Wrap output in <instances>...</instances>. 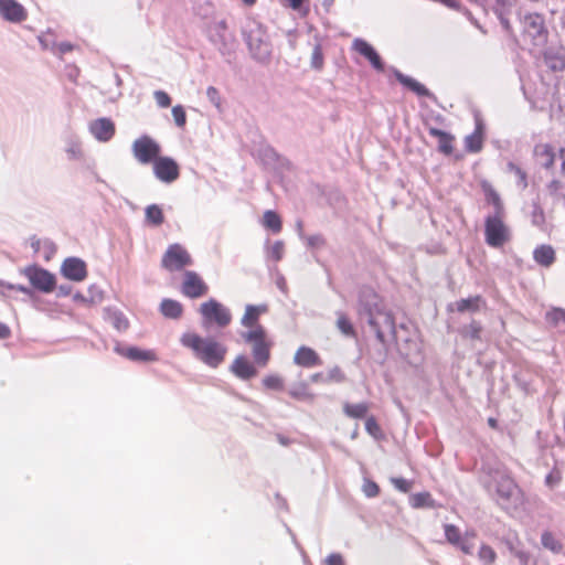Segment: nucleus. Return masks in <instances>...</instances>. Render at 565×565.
I'll use <instances>...</instances> for the list:
<instances>
[{
  "label": "nucleus",
  "mask_w": 565,
  "mask_h": 565,
  "mask_svg": "<svg viewBox=\"0 0 565 565\" xmlns=\"http://www.w3.org/2000/svg\"><path fill=\"white\" fill-rule=\"evenodd\" d=\"M428 132L431 137L438 138V150L444 154H451L454 151V137L441 129L436 127H428Z\"/></svg>",
  "instance_id": "obj_23"
},
{
  "label": "nucleus",
  "mask_w": 565,
  "mask_h": 565,
  "mask_svg": "<svg viewBox=\"0 0 565 565\" xmlns=\"http://www.w3.org/2000/svg\"><path fill=\"white\" fill-rule=\"evenodd\" d=\"M482 327L480 322L472 320L469 324L462 327L460 333L470 340H480Z\"/></svg>",
  "instance_id": "obj_43"
},
{
  "label": "nucleus",
  "mask_w": 565,
  "mask_h": 565,
  "mask_svg": "<svg viewBox=\"0 0 565 565\" xmlns=\"http://www.w3.org/2000/svg\"><path fill=\"white\" fill-rule=\"evenodd\" d=\"M74 50V45L70 42H61V43H54L51 46V51L54 54H57L60 56H63L64 54H67Z\"/></svg>",
  "instance_id": "obj_53"
},
{
  "label": "nucleus",
  "mask_w": 565,
  "mask_h": 565,
  "mask_svg": "<svg viewBox=\"0 0 565 565\" xmlns=\"http://www.w3.org/2000/svg\"><path fill=\"white\" fill-rule=\"evenodd\" d=\"M192 264L189 250L178 243L169 245L161 258V266L168 271L183 270Z\"/></svg>",
  "instance_id": "obj_6"
},
{
  "label": "nucleus",
  "mask_w": 565,
  "mask_h": 565,
  "mask_svg": "<svg viewBox=\"0 0 565 565\" xmlns=\"http://www.w3.org/2000/svg\"><path fill=\"white\" fill-rule=\"evenodd\" d=\"M476 537V534L473 532H466L463 535V539L459 544L456 545V547L460 548V551L463 554L471 555L473 553L475 543L473 539Z\"/></svg>",
  "instance_id": "obj_46"
},
{
  "label": "nucleus",
  "mask_w": 565,
  "mask_h": 565,
  "mask_svg": "<svg viewBox=\"0 0 565 565\" xmlns=\"http://www.w3.org/2000/svg\"><path fill=\"white\" fill-rule=\"evenodd\" d=\"M541 543L544 548L554 554H558L563 550L562 542L550 531H544L541 536Z\"/></svg>",
  "instance_id": "obj_32"
},
{
  "label": "nucleus",
  "mask_w": 565,
  "mask_h": 565,
  "mask_svg": "<svg viewBox=\"0 0 565 565\" xmlns=\"http://www.w3.org/2000/svg\"><path fill=\"white\" fill-rule=\"evenodd\" d=\"M131 148L134 157L141 164H153L161 152L160 145L147 135L137 138Z\"/></svg>",
  "instance_id": "obj_7"
},
{
  "label": "nucleus",
  "mask_w": 565,
  "mask_h": 565,
  "mask_svg": "<svg viewBox=\"0 0 565 565\" xmlns=\"http://www.w3.org/2000/svg\"><path fill=\"white\" fill-rule=\"evenodd\" d=\"M183 347L192 350L194 355L205 362L212 364V342L203 339L194 332H186L180 339Z\"/></svg>",
  "instance_id": "obj_9"
},
{
  "label": "nucleus",
  "mask_w": 565,
  "mask_h": 565,
  "mask_svg": "<svg viewBox=\"0 0 565 565\" xmlns=\"http://www.w3.org/2000/svg\"><path fill=\"white\" fill-rule=\"evenodd\" d=\"M245 343L252 345V355L255 364L266 366L270 359L271 343L267 339L266 331L262 326H255L248 331L241 333Z\"/></svg>",
  "instance_id": "obj_4"
},
{
  "label": "nucleus",
  "mask_w": 565,
  "mask_h": 565,
  "mask_svg": "<svg viewBox=\"0 0 565 565\" xmlns=\"http://www.w3.org/2000/svg\"><path fill=\"white\" fill-rule=\"evenodd\" d=\"M63 276L73 281H83L87 277V266L77 257L66 258L61 267Z\"/></svg>",
  "instance_id": "obj_14"
},
{
  "label": "nucleus",
  "mask_w": 565,
  "mask_h": 565,
  "mask_svg": "<svg viewBox=\"0 0 565 565\" xmlns=\"http://www.w3.org/2000/svg\"><path fill=\"white\" fill-rule=\"evenodd\" d=\"M153 96H154V99H156L158 106H160L162 108H167L171 105V98L166 92L156 90Z\"/></svg>",
  "instance_id": "obj_56"
},
{
  "label": "nucleus",
  "mask_w": 565,
  "mask_h": 565,
  "mask_svg": "<svg viewBox=\"0 0 565 565\" xmlns=\"http://www.w3.org/2000/svg\"><path fill=\"white\" fill-rule=\"evenodd\" d=\"M365 430L373 437H377L381 428L374 417H369L365 420Z\"/></svg>",
  "instance_id": "obj_57"
},
{
  "label": "nucleus",
  "mask_w": 565,
  "mask_h": 565,
  "mask_svg": "<svg viewBox=\"0 0 565 565\" xmlns=\"http://www.w3.org/2000/svg\"><path fill=\"white\" fill-rule=\"evenodd\" d=\"M326 563L328 565H345L344 559L341 554L339 553H331L326 558Z\"/></svg>",
  "instance_id": "obj_59"
},
{
  "label": "nucleus",
  "mask_w": 565,
  "mask_h": 565,
  "mask_svg": "<svg viewBox=\"0 0 565 565\" xmlns=\"http://www.w3.org/2000/svg\"><path fill=\"white\" fill-rule=\"evenodd\" d=\"M516 1L518 0H494L492 6L493 13L499 19L503 30L509 34L512 33L510 17L515 10Z\"/></svg>",
  "instance_id": "obj_13"
},
{
  "label": "nucleus",
  "mask_w": 565,
  "mask_h": 565,
  "mask_svg": "<svg viewBox=\"0 0 565 565\" xmlns=\"http://www.w3.org/2000/svg\"><path fill=\"white\" fill-rule=\"evenodd\" d=\"M484 126L481 119H476V127L472 134L465 138V149L470 153H478L483 147Z\"/></svg>",
  "instance_id": "obj_21"
},
{
  "label": "nucleus",
  "mask_w": 565,
  "mask_h": 565,
  "mask_svg": "<svg viewBox=\"0 0 565 565\" xmlns=\"http://www.w3.org/2000/svg\"><path fill=\"white\" fill-rule=\"evenodd\" d=\"M515 556L519 558L522 565H526L529 562V554L526 552L520 551L516 552Z\"/></svg>",
  "instance_id": "obj_64"
},
{
  "label": "nucleus",
  "mask_w": 565,
  "mask_h": 565,
  "mask_svg": "<svg viewBox=\"0 0 565 565\" xmlns=\"http://www.w3.org/2000/svg\"><path fill=\"white\" fill-rule=\"evenodd\" d=\"M214 31L217 33L221 45L218 47L223 55L231 54L236 47V39L234 33L227 28L224 20L214 25Z\"/></svg>",
  "instance_id": "obj_17"
},
{
  "label": "nucleus",
  "mask_w": 565,
  "mask_h": 565,
  "mask_svg": "<svg viewBox=\"0 0 565 565\" xmlns=\"http://www.w3.org/2000/svg\"><path fill=\"white\" fill-rule=\"evenodd\" d=\"M263 225L275 234L279 233L282 227L280 216L271 210L264 213Z\"/></svg>",
  "instance_id": "obj_38"
},
{
  "label": "nucleus",
  "mask_w": 565,
  "mask_h": 565,
  "mask_svg": "<svg viewBox=\"0 0 565 565\" xmlns=\"http://www.w3.org/2000/svg\"><path fill=\"white\" fill-rule=\"evenodd\" d=\"M146 221L153 226H160L164 222L162 209L157 204H151L146 209Z\"/></svg>",
  "instance_id": "obj_37"
},
{
  "label": "nucleus",
  "mask_w": 565,
  "mask_h": 565,
  "mask_svg": "<svg viewBox=\"0 0 565 565\" xmlns=\"http://www.w3.org/2000/svg\"><path fill=\"white\" fill-rule=\"evenodd\" d=\"M480 481L487 492L495 498L497 503L505 511L516 510L523 504L521 489L502 463L483 462Z\"/></svg>",
  "instance_id": "obj_1"
},
{
  "label": "nucleus",
  "mask_w": 565,
  "mask_h": 565,
  "mask_svg": "<svg viewBox=\"0 0 565 565\" xmlns=\"http://www.w3.org/2000/svg\"><path fill=\"white\" fill-rule=\"evenodd\" d=\"M326 382L342 383L345 381V375L339 366H333L328 371V375L324 379Z\"/></svg>",
  "instance_id": "obj_51"
},
{
  "label": "nucleus",
  "mask_w": 565,
  "mask_h": 565,
  "mask_svg": "<svg viewBox=\"0 0 565 565\" xmlns=\"http://www.w3.org/2000/svg\"><path fill=\"white\" fill-rule=\"evenodd\" d=\"M504 216H487L484 220L486 243L491 247H501L509 239V230Z\"/></svg>",
  "instance_id": "obj_8"
},
{
  "label": "nucleus",
  "mask_w": 565,
  "mask_h": 565,
  "mask_svg": "<svg viewBox=\"0 0 565 565\" xmlns=\"http://www.w3.org/2000/svg\"><path fill=\"white\" fill-rule=\"evenodd\" d=\"M160 312L169 319H179L183 313L182 305L173 299H163L160 303Z\"/></svg>",
  "instance_id": "obj_28"
},
{
  "label": "nucleus",
  "mask_w": 565,
  "mask_h": 565,
  "mask_svg": "<svg viewBox=\"0 0 565 565\" xmlns=\"http://www.w3.org/2000/svg\"><path fill=\"white\" fill-rule=\"evenodd\" d=\"M30 246L35 254H39L43 250L45 260H50L56 252V246L53 242L50 239H41L36 236H32L30 238Z\"/></svg>",
  "instance_id": "obj_25"
},
{
  "label": "nucleus",
  "mask_w": 565,
  "mask_h": 565,
  "mask_svg": "<svg viewBox=\"0 0 565 565\" xmlns=\"http://www.w3.org/2000/svg\"><path fill=\"white\" fill-rule=\"evenodd\" d=\"M310 64L315 70H321L323 66V53L320 43H316L313 46Z\"/></svg>",
  "instance_id": "obj_49"
},
{
  "label": "nucleus",
  "mask_w": 565,
  "mask_h": 565,
  "mask_svg": "<svg viewBox=\"0 0 565 565\" xmlns=\"http://www.w3.org/2000/svg\"><path fill=\"white\" fill-rule=\"evenodd\" d=\"M484 305V300L481 296H473L466 299H460L456 301V310L458 312H477L480 310L481 306Z\"/></svg>",
  "instance_id": "obj_29"
},
{
  "label": "nucleus",
  "mask_w": 565,
  "mask_h": 565,
  "mask_svg": "<svg viewBox=\"0 0 565 565\" xmlns=\"http://www.w3.org/2000/svg\"><path fill=\"white\" fill-rule=\"evenodd\" d=\"M285 254V244L282 241H276L273 245H269V239L266 241L265 257L267 260L275 263L282 259Z\"/></svg>",
  "instance_id": "obj_30"
},
{
  "label": "nucleus",
  "mask_w": 565,
  "mask_h": 565,
  "mask_svg": "<svg viewBox=\"0 0 565 565\" xmlns=\"http://www.w3.org/2000/svg\"><path fill=\"white\" fill-rule=\"evenodd\" d=\"M294 362L297 365H300L303 367H312V366L321 364V360H320V356L318 355V353L308 347H300L297 350V352L294 356Z\"/></svg>",
  "instance_id": "obj_22"
},
{
  "label": "nucleus",
  "mask_w": 565,
  "mask_h": 565,
  "mask_svg": "<svg viewBox=\"0 0 565 565\" xmlns=\"http://www.w3.org/2000/svg\"><path fill=\"white\" fill-rule=\"evenodd\" d=\"M89 131L99 141L106 142L115 135V125L108 118H98L90 122Z\"/></svg>",
  "instance_id": "obj_19"
},
{
  "label": "nucleus",
  "mask_w": 565,
  "mask_h": 565,
  "mask_svg": "<svg viewBox=\"0 0 565 565\" xmlns=\"http://www.w3.org/2000/svg\"><path fill=\"white\" fill-rule=\"evenodd\" d=\"M393 74L395 78L405 87L411 89L413 93H415L419 97H428L430 99H436L435 95L426 88L422 83L417 82L413 77L403 74L396 68H393Z\"/></svg>",
  "instance_id": "obj_20"
},
{
  "label": "nucleus",
  "mask_w": 565,
  "mask_h": 565,
  "mask_svg": "<svg viewBox=\"0 0 565 565\" xmlns=\"http://www.w3.org/2000/svg\"><path fill=\"white\" fill-rule=\"evenodd\" d=\"M544 62L547 67L554 72H561L565 70V58L552 50L545 51Z\"/></svg>",
  "instance_id": "obj_31"
},
{
  "label": "nucleus",
  "mask_w": 565,
  "mask_h": 565,
  "mask_svg": "<svg viewBox=\"0 0 565 565\" xmlns=\"http://www.w3.org/2000/svg\"><path fill=\"white\" fill-rule=\"evenodd\" d=\"M276 285L277 287L282 291V292H286L287 291V284H286V279L282 275H278L277 276V279H276Z\"/></svg>",
  "instance_id": "obj_63"
},
{
  "label": "nucleus",
  "mask_w": 565,
  "mask_h": 565,
  "mask_svg": "<svg viewBox=\"0 0 565 565\" xmlns=\"http://www.w3.org/2000/svg\"><path fill=\"white\" fill-rule=\"evenodd\" d=\"M559 482V477L554 476V473H548L545 478V483L550 487H554Z\"/></svg>",
  "instance_id": "obj_62"
},
{
  "label": "nucleus",
  "mask_w": 565,
  "mask_h": 565,
  "mask_svg": "<svg viewBox=\"0 0 565 565\" xmlns=\"http://www.w3.org/2000/svg\"><path fill=\"white\" fill-rule=\"evenodd\" d=\"M0 14L7 21L14 23L22 22L28 17L24 7L15 0H0Z\"/></svg>",
  "instance_id": "obj_16"
},
{
  "label": "nucleus",
  "mask_w": 565,
  "mask_h": 565,
  "mask_svg": "<svg viewBox=\"0 0 565 565\" xmlns=\"http://www.w3.org/2000/svg\"><path fill=\"white\" fill-rule=\"evenodd\" d=\"M392 484L397 489L398 491L403 493H407L411 491L413 482L409 480H406L402 477H394L391 479Z\"/></svg>",
  "instance_id": "obj_50"
},
{
  "label": "nucleus",
  "mask_w": 565,
  "mask_h": 565,
  "mask_svg": "<svg viewBox=\"0 0 565 565\" xmlns=\"http://www.w3.org/2000/svg\"><path fill=\"white\" fill-rule=\"evenodd\" d=\"M263 384L266 388L281 391L284 388V381L277 374H270L263 379Z\"/></svg>",
  "instance_id": "obj_48"
},
{
  "label": "nucleus",
  "mask_w": 565,
  "mask_h": 565,
  "mask_svg": "<svg viewBox=\"0 0 565 565\" xmlns=\"http://www.w3.org/2000/svg\"><path fill=\"white\" fill-rule=\"evenodd\" d=\"M308 246L312 248H319L324 245L326 241L322 235L316 234L307 238Z\"/></svg>",
  "instance_id": "obj_58"
},
{
  "label": "nucleus",
  "mask_w": 565,
  "mask_h": 565,
  "mask_svg": "<svg viewBox=\"0 0 565 565\" xmlns=\"http://www.w3.org/2000/svg\"><path fill=\"white\" fill-rule=\"evenodd\" d=\"M172 116L178 127H183L186 122V114L181 105H177L172 108Z\"/></svg>",
  "instance_id": "obj_52"
},
{
  "label": "nucleus",
  "mask_w": 565,
  "mask_h": 565,
  "mask_svg": "<svg viewBox=\"0 0 565 565\" xmlns=\"http://www.w3.org/2000/svg\"><path fill=\"white\" fill-rule=\"evenodd\" d=\"M122 355L132 361L153 362L158 360L153 350H141L135 347L125 349Z\"/></svg>",
  "instance_id": "obj_26"
},
{
  "label": "nucleus",
  "mask_w": 565,
  "mask_h": 565,
  "mask_svg": "<svg viewBox=\"0 0 565 565\" xmlns=\"http://www.w3.org/2000/svg\"><path fill=\"white\" fill-rule=\"evenodd\" d=\"M535 153L541 159V166L543 168L550 169L553 167L554 160H555V154H554L553 149L550 146L545 145L540 148L536 147Z\"/></svg>",
  "instance_id": "obj_39"
},
{
  "label": "nucleus",
  "mask_w": 565,
  "mask_h": 565,
  "mask_svg": "<svg viewBox=\"0 0 565 565\" xmlns=\"http://www.w3.org/2000/svg\"><path fill=\"white\" fill-rule=\"evenodd\" d=\"M152 166L154 175L162 182L171 183L179 178V166L170 157H159Z\"/></svg>",
  "instance_id": "obj_11"
},
{
  "label": "nucleus",
  "mask_w": 565,
  "mask_h": 565,
  "mask_svg": "<svg viewBox=\"0 0 565 565\" xmlns=\"http://www.w3.org/2000/svg\"><path fill=\"white\" fill-rule=\"evenodd\" d=\"M507 171L515 175L518 188L521 190H525L527 188V174L521 167L510 161L507 164Z\"/></svg>",
  "instance_id": "obj_40"
},
{
  "label": "nucleus",
  "mask_w": 565,
  "mask_h": 565,
  "mask_svg": "<svg viewBox=\"0 0 565 565\" xmlns=\"http://www.w3.org/2000/svg\"><path fill=\"white\" fill-rule=\"evenodd\" d=\"M532 222L534 225H541L544 222V214L540 206L535 205L532 214Z\"/></svg>",
  "instance_id": "obj_60"
},
{
  "label": "nucleus",
  "mask_w": 565,
  "mask_h": 565,
  "mask_svg": "<svg viewBox=\"0 0 565 565\" xmlns=\"http://www.w3.org/2000/svg\"><path fill=\"white\" fill-rule=\"evenodd\" d=\"M444 529H445V536L451 545L456 546L463 539L459 529L456 525L445 524Z\"/></svg>",
  "instance_id": "obj_45"
},
{
  "label": "nucleus",
  "mask_w": 565,
  "mask_h": 565,
  "mask_svg": "<svg viewBox=\"0 0 565 565\" xmlns=\"http://www.w3.org/2000/svg\"><path fill=\"white\" fill-rule=\"evenodd\" d=\"M243 36L254 60L265 63L271 54V46L266 29L262 23L250 20L243 29Z\"/></svg>",
  "instance_id": "obj_3"
},
{
  "label": "nucleus",
  "mask_w": 565,
  "mask_h": 565,
  "mask_svg": "<svg viewBox=\"0 0 565 565\" xmlns=\"http://www.w3.org/2000/svg\"><path fill=\"white\" fill-rule=\"evenodd\" d=\"M288 394L299 401L311 399L313 395L308 390V384L299 382L290 386Z\"/></svg>",
  "instance_id": "obj_41"
},
{
  "label": "nucleus",
  "mask_w": 565,
  "mask_h": 565,
  "mask_svg": "<svg viewBox=\"0 0 565 565\" xmlns=\"http://www.w3.org/2000/svg\"><path fill=\"white\" fill-rule=\"evenodd\" d=\"M343 412L348 417L351 418H364L369 412V405L366 403H345L343 405Z\"/></svg>",
  "instance_id": "obj_36"
},
{
  "label": "nucleus",
  "mask_w": 565,
  "mask_h": 565,
  "mask_svg": "<svg viewBox=\"0 0 565 565\" xmlns=\"http://www.w3.org/2000/svg\"><path fill=\"white\" fill-rule=\"evenodd\" d=\"M533 258L539 265L550 267L555 262V250L551 245L542 244L534 249Z\"/></svg>",
  "instance_id": "obj_24"
},
{
  "label": "nucleus",
  "mask_w": 565,
  "mask_h": 565,
  "mask_svg": "<svg viewBox=\"0 0 565 565\" xmlns=\"http://www.w3.org/2000/svg\"><path fill=\"white\" fill-rule=\"evenodd\" d=\"M201 313L204 316L206 322L209 323L212 319V300L201 305Z\"/></svg>",
  "instance_id": "obj_61"
},
{
  "label": "nucleus",
  "mask_w": 565,
  "mask_h": 565,
  "mask_svg": "<svg viewBox=\"0 0 565 565\" xmlns=\"http://www.w3.org/2000/svg\"><path fill=\"white\" fill-rule=\"evenodd\" d=\"M352 46L359 54L364 56L370 62L374 70L377 72L384 71L385 66L380 54L370 43L363 39L358 38L353 41Z\"/></svg>",
  "instance_id": "obj_15"
},
{
  "label": "nucleus",
  "mask_w": 565,
  "mask_h": 565,
  "mask_svg": "<svg viewBox=\"0 0 565 565\" xmlns=\"http://www.w3.org/2000/svg\"><path fill=\"white\" fill-rule=\"evenodd\" d=\"M409 504L415 509L434 508L435 501L429 492H418L409 497Z\"/></svg>",
  "instance_id": "obj_33"
},
{
  "label": "nucleus",
  "mask_w": 565,
  "mask_h": 565,
  "mask_svg": "<svg viewBox=\"0 0 565 565\" xmlns=\"http://www.w3.org/2000/svg\"><path fill=\"white\" fill-rule=\"evenodd\" d=\"M230 370L242 381H248L257 375L255 365L245 355L236 356L231 364Z\"/></svg>",
  "instance_id": "obj_18"
},
{
  "label": "nucleus",
  "mask_w": 565,
  "mask_h": 565,
  "mask_svg": "<svg viewBox=\"0 0 565 565\" xmlns=\"http://www.w3.org/2000/svg\"><path fill=\"white\" fill-rule=\"evenodd\" d=\"M25 276L34 288L43 292H52L55 288L54 275L43 268L29 267L25 270Z\"/></svg>",
  "instance_id": "obj_10"
},
{
  "label": "nucleus",
  "mask_w": 565,
  "mask_h": 565,
  "mask_svg": "<svg viewBox=\"0 0 565 565\" xmlns=\"http://www.w3.org/2000/svg\"><path fill=\"white\" fill-rule=\"evenodd\" d=\"M337 327L347 337L355 335L354 328L344 313H338Z\"/></svg>",
  "instance_id": "obj_44"
},
{
  "label": "nucleus",
  "mask_w": 565,
  "mask_h": 565,
  "mask_svg": "<svg viewBox=\"0 0 565 565\" xmlns=\"http://www.w3.org/2000/svg\"><path fill=\"white\" fill-rule=\"evenodd\" d=\"M358 315L375 333L376 339L386 343V335L396 339V326L393 315L387 310L381 297L370 287H362L359 291Z\"/></svg>",
  "instance_id": "obj_2"
},
{
  "label": "nucleus",
  "mask_w": 565,
  "mask_h": 565,
  "mask_svg": "<svg viewBox=\"0 0 565 565\" xmlns=\"http://www.w3.org/2000/svg\"><path fill=\"white\" fill-rule=\"evenodd\" d=\"M545 320L552 327H565V309L552 308L546 312Z\"/></svg>",
  "instance_id": "obj_42"
},
{
  "label": "nucleus",
  "mask_w": 565,
  "mask_h": 565,
  "mask_svg": "<svg viewBox=\"0 0 565 565\" xmlns=\"http://www.w3.org/2000/svg\"><path fill=\"white\" fill-rule=\"evenodd\" d=\"M520 22L525 40H530L534 46L545 45L548 38V30L542 14L536 12H526L520 17Z\"/></svg>",
  "instance_id": "obj_5"
},
{
  "label": "nucleus",
  "mask_w": 565,
  "mask_h": 565,
  "mask_svg": "<svg viewBox=\"0 0 565 565\" xmlns=\"http://www.w3.org/2000/svg\"><path fill=\"white\" fill-rule=\"evenodd\" d=\"M478 557L484 565H492L497 558V553L491 546L483 544L478 552Z\"/></svg>",
  "instance_id": "obj_47"
},
{
  "label": "nucleus",
  "mask_w": 565,
  "mask_h": 565,
  "mask_svg": "<svg viewBox=\"0 0 565 565\" xmlns=\"http://www.w3.org/2000/svg\"><path fill=\"white\" fill-rule=\"evenodd\" d=\"M487 202L493 206V212L490 213L488 216H504V205L497 191L490 189L487 192Z\"/></svg>",
  "instance_id": "obj_34"
},
{
  "label": "nucleus",
  "mask_w": 565,
  "mask_h": 565,
  "mask_svg": "<svg viewBox=\"0 0 565 565\" xmlns=\"http://www.w3.org/2000/svg\"><path fill=\"white\" fill-rule=\"evenodd\" d=\"M363 492L367 498H374L379 494L380 488L374 481L366 479L363 483Z\"/></svg>",
  "instance_id": "obj_55"
},
{
  "label": "nucleus",
  "mask_w": 565,
  "mask_h": 565,
  "mask_svg": "<svg viewBox=\"0 0 565 565\" xmlns=\"http://www.w3.org/2000/svg\"><path fill=\"white\" fill-rule=\"evenodd\" d=\"M267 311V307L265 305L254 306L247 305L245 308V313L241 320V323L244 327L255 328L256 322L258 321L259 315Z\"/></svg>",
  "instance_id": "obj_27"
},
{
  "label": "nucleus",
  "mask_w": 565,
  "mask_h": 565,
  "mask_svg": "<svg viewBox=\"0 0 565 565\" xmlns=\"http://www.w3.org/2000/svg\"><path fill=\"white\" fill-rule=\"evenodd\" d=\"M209 290L207 285L195 271H185L183 275V282L181 291L189 298H199L205 295Z\"/></svg>",
  "instance_id": "obj_12"
},
{
  "label": "nucleus",
  "mask_w": 565,
  "mask_h": 565,
  "mask_svg": "<svg viewBox=\"0 0 565 565\" xmlns=\"http://www.w3.org/2000/svg\"><path fill=\"white\" fill-rule=\"evenodd\" d=\"M514 381L516 385L526 394L532 392L531 383L527 379H525L524 374L522 372L514 374Z\"/></svg>",
  "instance_id": "obj_54"
},
{
  "label": "nucleus",
  "mask_w": 565,
  "mask_h": 565,
  "mask_svg": "<svg viewBox=\"0 0 565 565\" xmlns=\"http://www.w3.org/2000/svg\"><path fill=\"white\" fill-rule=\"evenodd\" d=\"M232 320L230 310L214 300V324L226 327Z\"/></svg>",
  "instance_id": "obj_35"
}]
</instances>
